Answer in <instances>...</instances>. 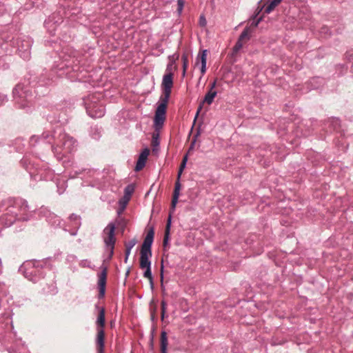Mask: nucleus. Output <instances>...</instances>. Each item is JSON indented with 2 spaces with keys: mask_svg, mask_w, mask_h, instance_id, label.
Wrapping results in <instances>:
<instances>
[{
  "mask_svg": "<svg viewBox=\"0 0 353 353\" xmlns=\"http://www.w3.org/2000/svg\"><path fill=\"white\" fill-rule=\"evenodd\" d=\"M31 47V43L30 41H23L21 46H19V55L23 59H28L30 57V49Z\"/></svg>",
  "mask_w": 353,
  "mask_h": 353,
  "instance_id": "10",
  "label": "nucleus"
},
{
  "mask_svg": "<svg viewBox=\"0 0 353 353\" xmlns=\"http://www.w3.org/2000/svg\"><path fill=\"white\" fill-rule=\"evenodd\" d=\"M152 144H153L154 145H159V143H158V141H157V139H154V137H153Z\"/></svg>",
  "mask_w": 353,
  "mask_h": 353,
  "instance_id": "42",
  "label": "nucleus"
},
{
  "mask_svg": "<svg viewBox=\"0 0 353 353\" xmlns=\"http://www.w3.org/2000/svg\"><path fill=\"white\" fill-rule=\"evenodd\" d=\"M97 323V327H102V329H104L105 327V309L103 307H101L99 310V314L97 316V319L96 321Z\"/></svg>",
  "mask_w": 353,
  "mask_h": 353,
  "instance_id": "15",
  "label": "nucleus"
},
{
  "mask_svg": "<svg viewBox=\"0 0 353 353\" xmlns=\"http://www.w3.org/2000/svg\"><path fill=\"white\" fill-rule=\"evenodd\" d=\"M154 229L150 228L148 230L142 244L140 253V268L141 269L151 267V262L149 259L152 256L151 247L154 239Z\"/></svg>",
  "mask_w": 353,
  "mask_h": 353,
  "instance_id": "2",
  "label": "nucleus"
},
{
  "mask_svg": "<svg viewBox=\"0 0 353 353\" xmlns=\"http://www.w3.org/2000/svg\"><path fill=\"white\" fill-rule=\"evenodd\" d=\"M54 137H51L50 132H44L42 134L41 139L43 141L47 140L49 143H51V139H52Z\"/></svg>",
  "mask_w": 353,
  "mask_h": 353,
  "instance_id": "24",
  "label": "nucleus"
},
{
  "mask_svg": "<svg viewBox=\"0 0 353 353\" xmlns=\"http://www.w3.org/2000/svg\"><path fill=\"white\" fill-rule=\"evenodd\" d=\"M170 223H171V216H170L168 220V223L166 225L165 235L163 238V246L165 247L168 244V239H169V235H170Z\"/></svg>",
  "mask_w": 353,
  "mask_h": 353,
  "instance_id": "18",
  "label": "nucleus"
},
{
  "mask_svg": "<svg viewBox=\"0 0 353 353\" xmlns=\"http://www.w3.org/2000/svg\"><path fill=\"white\" fill-rule=\"evenodd\" d=\"M166 303L164 301H161V318L163 319L166 311Z\"/></svg>",
  "mask_w": 353,
  "mask_h": 353,
  "instance_id": "29",
  "label": "nucleus"
},
{
  "mask_svg": "<svg viewBox=\"0 0 353 353\" xmlns=\"http://www.w3.org/2000/svg\"><path fill=\"white\" fill-rule=\"evenodd\" d=\"M187 161H188V155H185V156L183 157V160H182V162H181V163H182L183 164H185V165H186Z\"/></svg>",
  "mask_w": 353,
  "mask_h": 353,
  "instance_id": "38",
  "label": "nucleus"
},
{
  "mask_svg": "<svg viewBox=\"0 0 353 353\" xmlns=\"http://www.w3.org/2000/svg\"><path fill=\"white\" fill-rule=\"evenodd\" d=\"M186 70L187 69H183V76L184 77L185 75V72H186Z\"/></svg>",
  "mask_w": 353,
  "mask_h": 353,
  "instance_id": "46",
  "label": "nucleus"
},
{
  "mask_svg": "<svg viewBox=\"0 0 353 353\" xmlns=\"http://www.w3.org/2000/svg\"><path fill=\"white\" fill-rule=\"evenodd\" d=\"M130 252H131V250L125 248V255L127 256V257H129Z\"/></svg>",
  "mask_w": 353,
  "mask_h": 353,
  "instance_id": "37",
  "label": "nucleus"
},
{
  "mask_svg": "<svg viewBox=\"0 0 353 353\" xmlns=\"http://www.w3.org/2000/svg\"><path fill=\"white\" fill-rule=\"evenodd\" d=\"M168 345V340L167 333L163 331L161 334V353H167Z\"/></svg>",
  "mask_w": 353,
  "mask_h": 353,
  "instance_id": "16",
  "label": "nucleus"
},
{
  "mask_svg": "<svg viewBox=\"0 0 353 353\" xmlns=\"http://www.w3.org/2000/svg\"><path fill=\"white\" fill-rule=\"evenodd\" d=\"M186 165L185 164H183L182 163H181V165H180V169L181 170H184V168H185Z\"/></svg>",
  "mask_w": 353,
  "mask_h": 353,
  "instance_id": "45",
  "label": "nucleus"
},
{
  "mask_svg": "<svg viewBox=\"0 0 353 353\" xmlns=\"http://www.w3.org/2000/svg\"><path fill=\"white\" fill-rule=\"evenodd\" d=\"M115 225L114 223H109L103 230L104 242L106 249L110 252L109 259H111L114 253V248L116 241L114 236Z\"/></svg>",
  "mask_w": 353,
  "mask_h": 353,
  "instance_id": "4",
  "label": "nucleus"
},
{
  "mask_svg": "<svg viewBox=\"0 0 353 353\" xmlns=\"http://www.w3.org/2000/svg\"><path fill=\"white\" fill-rule=\"evenodd\" d=\"M217 79H215L209 85V90H215L216 86Z\"/></svg>",
  "mask_w": 353,
  "mask_h": 353,
  "instance_id": "31",
  "label": "nucleus"
},
{
  "mask_svg": "<svg viewBox=\"0 0 353 353\" xmlns=\"http://www.w3.org/2000/svg\"><path fill=\"white\" fill-rule=\"evenodd\" d=\"M207 21L204 16L201 15L199 18V25L202 27L206 26Z\"/></svg>",
  "mask_w": 353,
  "mask_h": 353,
  "instance_id": "30",
  "label": "nucleus"
},
{
  "mask_svg": "<svg viewBox=\"0 0 353 353\" xmlns=\"http://www.w3.org/2000/svg\"><path fill=\"white\" fill-rule=\"evenodd\" d=\"M252 32L251 28L250 27H246L241 32L239 36V40L243 42V43L248 41L250 38V34Z\"/></svg>",
  "mask_w": 353,
  "mask_h": 353,
  "instance_id": "17",
  "label": "nucleus"
},
{
  "mask_svg": "<svg viewBox=\"0 0 353 353\" xmlns=\"http://www.w3.org/2000/svg\"><path fill=\"white\" fill-rule=\"evenodd\" d=\"M183 171V170H181L179 168V172H178V175H177V180H180L181 175Z\"/></svg>",
  "mask_w": 353,
  "mask_h": 353,
  "instance_id": "40",
  "label": "nucleus"
},
{
  "mask_svg": "<svg viewBox=\"0 0 353 353\" xmlns=\"http://www.w3.org/2000/svg\"><path fill=\"white\" fill-rule=\"evenodd\" d=\"M129 257H127V256H125L124 262L127 263Z\"/></svg>",
  "mask_w": 353,
  "mask_h": 353,
  "instance_id": "47",
  "label": "nucleus"
},
{
  "mask_svg": "<svg viewBox=\"0 0 353 353\" xmlns=\"http://www.w3.org/2000/svg\"><path fill=\"white\" fill-rule=\"evenodd\" d=\"M145 271L143 273V276L150 281V285L152 287L153 286V278H152V272H151V267L145 268Z\"/></svg>",
  "mask_w": 353,
  "mask_h": 353,
  "instance_id": "21",
  "label": "nucleus"
},
{
  "mask_svg": "<svg viewBox=\"0 0 353 353\" xmlns=\"http://www.w3.org/2000/svg\"><path fill=\"white\" fill-rule=\"evenodd\" d=\"M334 122L335 123L336 125L339 124V121L337 119L334 120Z\"/></svg>",
  "mask_w": 353,
  "mask_h": 353,
  "instance_id": "48",
  "label": "nucleus"
},
{
  "mask_svg": "<svg viewBox=\"0 0 353 353\" xmlns=\"http://www.w3.org/2000/svg\"><path fill=\"white\" fill-rule=\"evenodd\" d=\"M163 272H161V281H163Z\"/></svg>",
  "mask_w": 353,
  "mask_h": 353,
  "instance_id": "49",
  "label": "nucleus"
},
{
  "mask_svg": "<svg viewBox=\"0 0 353 353\" xmlns=\"http://www.w3.org/2000/svg\"><path fill=\"white\" fill-rule=\"evenodd\" d=\"M185 3V0H177L178 8L177 10L179 13H181L183 10V6Z\"/></svg>",
  "mask_w": 353,
  "mask_h": 353,
  "instance_id": "28",
  "label": "nucleus"
},
{
  "mask_svg": "<svg viewBox=\"0 0 353 353\" xmlns=\"http://www.w3.org/2000/svg\"><path fill=\"white\" fill-rule=\"evenodd\" d=\"M243 42L238 39L235 46H234V51L236 52H238L240 49H241V48L243 47Z\"/></svg>",
  "mask_w": 353,
  "mask_h": 353,
  "instance_id": "27",
  "label": "nucleus"
},
{
  "mask_svg": "<svg viewBox=\"0 0 353 353\" xmlns=\"http://www.w3.org/2000/svg\"><path fill=\"white\" fill-rule=\"evenodd\" d=\"M28 208V205L26 202H23V210H26V209Z\"/></svg>",
  "mask_w": 353,
  "mask_h": 353,
  "instance_id": "43",
  "label": "nucleus"
},
{
  "mask_svg": "<svg viewBox=\"0 0 353 353\" xmlns=\"http://www.w3.org/2000/svg\"><path fill=\"white\" fill-rule=\"evenodd\" d=\"M134 191V188L131 185H128L125 188V195H124V197L127 198V201H128L130 200V196L132 194V193Z\"/></svg>",
  "mask_w": 353,
  "mask_h": 353,
  "instance_id": "22",
  "label": "nucleus"
},
{
  "mask_svg": "<svg viewBox=\"0 0 353 353\" xmlns=\"http://www.w3.org/2000/svg\"><path fill=\"white\" fill-rule=\"evenodd\" d=\"M106 276H107V270L105 268L100 274L99 275L98 280V286L99 289V295L100 296H103L105 294V289L106 284Z\"/></svg>",
  "mask_w": 353,
  "mask_h": 353,
  "instance_id": "12",
  "label": "nucleus"
},
{
  "mask_svg": "<svg viewBox=\"0 0 353 353\" xmlns=\"http://www.w3.org/2000/svg\"><path fill=\"white\" fill-rule=\"evenodd\" d=\"M97 336L95 339L96 350L97 353H104L105 332L102 327H97Z\"/></svg>",
  "mask_w": 353,
  "mask_h": 353,
  "instance_id": "8",
  "label": "nucleus"
},
{
  "mask_svg": "<svg viewBox=\"0 0 353 353\" xmlns=\"http://www.w3.org/2000/svg\"><path fill=\"white\" fill-rule=\"evenodd\" d=\"M168 101L160 100L159 103L157 108L154 119V127L155 130L159 131L162 128L164 121L165 120L166 108Z\"/></svg>",
  "mask_w": 353,
  "mask_h": 353,
  "instance_id": "5",
  "label": "nucleus"
},
{
  "mask_svg": "<svg viewBox=\"0 0 353 353\" xmlns=\"http://www.w3.org/2000/svg\"><path fill=\"white\" fill-rule=\"evenodd\" d=\"M181 190V183L179 180H177L175 183L174 190L173 192L172 199V209L174 210L176 205L178 202L179 196L180 194Z\"/></svg>",
  "mask_w": 353,
  "mask_h": 353,
  "instance_id": "14",
  "label": "nucleus"
},
{
  "mask_svg": "<svg viewBox=\"0 0 353 353\" xmlns=\"http://www.w3.org/2000/svg\"><path fill=\"white\" fill-rule=\"evenodd\" d=\"M127 198L128 197L125 198L123 196V199L119 201V204L121 205L122 210H123L125 208V205H126L127 203L128 202V201H127Z\"/></svg>",
  "mask_w": 353,
  "mask_h": 353,
  "instance_id": "32",
  "label": "nucleus"
},
{
  "mask_svg": "<svg viewBox=\"0 0 353 353\" xmlns=\"http://www.w3.org/2000/svg\"><path fill=\"white\" fill-rule=\"evenodd\" d=\"M172 70V64H170L167 66V68H166V72L167 73L171 72Z\"/></svg>",
  "mask_w": 353,
  "mask_h": 353,
  "instance_id": "41",
  "label": "nucleus"
},
{
  "mask_svg": "<svg viewBox=\"0 0 353 353\" xmlns=\"http://www.w3.org/2000/svg\"><path fill=\"white\" fill-rule=\"evenodd\" d=\"M59 131V136L54 138L55 141L51 148L57 158L60 160L63 156L74 151L77 144L72 137L64 132L62 133L61 128Z\"/></svg>",
  "mask_w": 353,
  "mask_h": 353,
  "instance_id": "1",
  "label": "nucleus"
},
{
  "mask_svg": "<svg viewBox=\"0 0 353 353\" xmlns=\"http://www.w3.org/2000/svg\"><path fill=\"white\" fill-rule=\"evenodd\" d=\"M70 220L74 222V227L78 228L80 225V219L79 216L76 214H72L70 216Z\"/></svg>",
  "mask_w": 353,
  "mask_h": 353,
  "instance_id": "23",
  "label": "nucleus"
},
{
  "mask_svg": "<svg viewBox=\"0 0 353 353\" xmlns=\"http://www.w3.org/2000/svg\"><path fill=\"white\" fill-rule=\"evenodd\" d=\"M39 139L38 137L37 136H32L31 138H30V143L32 145H34L37 141V139Z\"/></svg>",
  "mask_w": 353,
  "mask_h": 353,
  "instance_id": "33",
  "label": "nucleus"
},
{
  "mask_svg": "<svg viewBox=\"0 0 353 353\" xmlns=\"http://www.w3.org/2000/svg\"><path fill=\"white\" fill-rule=\"evenodd\" d=\"M13 95L16 102L23 108L28 105L32 101V97L28 94L26 90H24L23 86L17 85L13 90Z\"/></svg>",
  "mask_w": 353,
  "mask_h": 353,
  "instance_id": "6",
  "label": "nucleus"
},
{
  "mask_svg": "<svg viewBox=\"0 0 353 353\" xmlns=\"http://www.w3.org/2000/svg\"><path fill=\"white\" fill-rule=\"evenodd\" d=\"M208 50H203L200 51L196 59V65L201 63V72L203 75L206 72V63H207Z\"/></svg>",
  "mask_w": 353,
  "mask_h": 353,
  "instance_id": "9",
  "label": "nucleus"
},
{
  "mask_svg": "<svg viewBox=\"0 0 353 353\" xmlns=\"http://www.w3.org/2000/svg\"><path fill=\"white\" fill-rule=\"evenodd\" d=\"M173 86V74L172 72L164 74L162 81V87L163 88V96L161 97L160 100L168 101L171 90Z\"/></svg>",
  "mask_w": 353,
  "mask_h": 353,
  "instance_id": "7",
  "label": "nucleus"
},
{
  "mask_svg": "<svg viewBox=\"0 0 353 353\" xmlns=\"http://www.w3.org/2000/svg\"><path fill=\"white\" fill-rule=\"evenodd\" d=\"M195 142H196V140L194 139V140L192 142V143H191V145H190V150H191V149H192V148H193V147H194V145Z\"/></svg>",
  "mask_w": 353,
  "mask_h": 353,
  "instance_id": "44",
  "label": "nucleus"
},
{
  "mask_svg": "<svg viewBox=\"0 0 353 353\" xmlns=\"http://www.w3.org/2000/svg\"><path fill=\"white\" fill-rule=\"evenodd\" d=\"M181 59L183 61V69H187L188 66V56L183 54L181 57Z\"/></svg>",
  "mask_w": 353,
  "mask_h": 353,
  "instance_id": "25",
  "label": "nucleus"
},
{
  "mask_svg": "<svg viewBox=\"0 0 353 353\" xmlns=\"http://www.w3.org/2000/svg\"><path fill=\"white\" fill-rule=\"evenodd\" d=\"M31 265H34V263H32V262H29V263H26L23 267L26 268V269H28L29 266H30Z\"/></svg>",
  "mask_w": 353,
  "mask_h": 353,
  "instance_id": "39",
  "label": "nucleus"
},
{
  "mask_svg": "<svg viewBox=\"0 0 353 353\" xmlns=\"http://www.w3.org/2000/svg\"><path fill=\"white\" fill-rule=\"evenodd\" d=\"M45 26L51 34H54L56 26H54L51 19H49L48 20L46 21Z\"/></svg>",
  "mask_w": 353,
  "mask_h": 353,
  "instance_id": "20",
  "label": "nucleus"
},
{
  "mask_svg": "<svg viewBox=\"0 0 353 353\" xmlns=\"http://www.w3.org/2000/svg\"><path fill=\"white\" fill-rule=\"evenodd\" d=\"M282 0H272L265 10L267 14L270 13L274 9L280 4Z\"/></svg>",
  "mask_w": 353,
  "mask_h": 353,
  "instance_id": "19",
  "label": "nucleus"
},
{
  "mask_svg": "<svg viewBox=\"0 0 353 353\" xmlns=\"http://www.w3.org/2000/svg\"><path fill=\"white\" fill-rule=\"evenodd\" d=\"M329 31H330V30L327 27H323L321 29V32H323L325 34L328 33Z\"/></svg>",
  "mask_w": 353,
  "mask_h": 353,
  "instance_id": "36",
  "label": "nucleus"
},
{
  "mask_svg": "<svg viewBox=\"0 0 353 353\" xmlns=\"http://www.w3.org/2000/svg\"><path fill=\"white\" fill-rule=\"evenodd\" d=\"M137 240L133 239L125 243V248H129L130 250H132L133 247L136 245Z\"/></svg>",
  "mask_w": 353,
  "mask_h": 353,
  "instance_id": "26",
  "label": "nucleus"
},
{
  "mask_svg": "<svg viewBox=\"0 0 353 353\" xmlns=\"http://www.w3.org/2000/svg\"><path fill=\"white\" fill-rule=\"evenodd\" d=\"M7 100L6 96L0 94V104L3 103Z\"/></svg>",
  "mask_w": 353,
  "mask_h": 353,
  "instance_id": "34",
  "label": "nucleus"
},
{
  "mask_svg": "<svg viewBox=\"0 0 353 353\" xmlns=\"http://www.w3.org/2000/svg\"><path fill=\"white\" fill-rule=\"evenodd\" d=\"M100 97L101 94H93L85 100L87 112L92 118H101L104 115L103 105L99 101Z\"/></svg>",
  "mask_w": 353,
  "mask_h": 353,
  "instance_id": "3",
  "label": "nucleus"
},
{
  "mask_svg": "<svg viewBox=\"0 0 353 353\" xmlns=\"http://www.w3.org/2000/svg\"><path fill=\"white\" fill-rule=\"evenodd\" d=\"M216 95H217V92L216 90H209L208 91V92L205 94L203 99L201 102V104H200L199 108L198 109L196 115H198L199 112L201 110V108H202L201 105L205 104V103H206L208 105H211Z\"/></svg>",
  "mask_w": 353,
  "mask_h": 353,
  "instance_id": "13",
  "label": "nucleus"
},
{
  "mask_svg": "<svg viewBox=\"0 0 353 353\" xmlns=\"http://www.w3.org/2000/svg\"><path fill=\"white\" fill-rule=\"evenodd\" d=\"M149 154L150 150L148 148L143 149V150L140 154L138 161L137 162V165L135 166L136 171H139L144 168Z\"/></svg>",
  "mask_w": 353,
  "mask_h": 353,
  "instance_id": "11",
  "label": "nucleus"
},
{
  "mask_svg": "<svg viewBox=\"0 0 353 353\" xmlns=\"http://www.w3.org/2000/svg\"><path fill=\"white\" fill-rule=\"evenodd\" d=\"M261 21V18L258 19L256 21H253L252 23V26H253L254 27H257Z\"/></svg>",
  "mask_w": 353,
  "mask_h": 353,
  "instance_id": "35",
  "label": "nucleus"
}]
</instances>
